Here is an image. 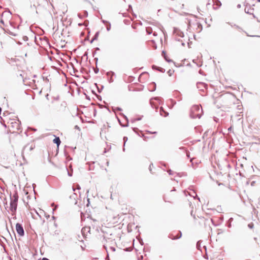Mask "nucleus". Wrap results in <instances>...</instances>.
Here are the masks:
<instances>
[{
	"label": "nucleus",
	"mask_w": 260,
	"mask_h": 260,
	"mask_svg": "<svg viewBox=\"0 0 260 260\" xmlns=\"http://www.w3.org/2000/svg\"><path fill=\"white\" fill-rule=\"evenodd\" d=\"M161 111H164V110H163L162 108H160V112L161 115H163V114L161 113ZM164 116H166V115H164Z\"/></svg>",
	"instance_id": "nucleus-12"
},
{
	"label": "nucleus",
	"mask_w": 260,
	"mask_h": 260,
	"mask_svg": "<svg viewBox=\"0 0 260 260\" xmlns=\"http://www.w3.org/2000/svg\"><path fill=\"white\" fill-rule=\"evenodd\" d=\"M10 210L12 212H15L17 209V203L18 200V195L17 192H15L10 198Z\"/></svg>",
	"instance_id": "nucleus-4"
},
{
	"label": "nucleus",
	"mask_w": 260,
	"mask_h": 260,
	"mask_svg": "<svg viewBox=\"0 0 260 260\" xmlns=\"http://www.w3.org/2000/svg\"><path fill=\"white\" fill-rule=\"evenodd\" d=\"M3 121L4 123L7 122L9 131L12 133L17 132L20 129V122L17 117L11 118L5 116Z\"/></svg>",
	"instance_id": "nucleus-1"
},
{
	"label": "nucleus",
	"mask_w": 260,
	"mask_h": 260,
	"mask_svg": "<svg viewBox=\"0 0 260 260\" xmlns=\"http://www.w3.org/2000/svg\"><path fill=\"white\" fill-rule=\"evenodd\" d=\"M121 219L119 214L113 213L109 216L107 221L110 226H115L121 222Z\"/></svg>",
	"instance_id": "nucleus-2"
},
{
	"label": "nucleus",
	"mask_w": 260,
	"mask_h": 260,
	"mask_svg": "<svg viewBox=\"0 0 260 260\" xmlns=\"http://www.w3.org/2000/svg\"><path fill=\"white\" fill-rule=\"evenodd\" d=\"M211 3L209 2L207 3V6L210 5Z\"/></svg>",
	"instance_id": "nucleus-14"
},
{
	"label": "nucleus",
	"mask_w": 260,
	"mask_h": 260,
	"mask_svg": "<svg viewBox=\"0 0 260 260\" xmlns=\"http://www.w3.org/2000/svg\"><path fill=\"white\" fill-rule=\"evenodd\" d=\"M122 210L123 211V214H132L133 211V209L131 207H128V208H125V210H124V209L122 208Z\"/></svg>",
	"instance_id": "nucleus-7"
},
{
	"label": "nucleus",
	"mask_w": 260,
	"mask_h": 260,
	"mask_svg": "<svg viewBox=\"0 0 260 260\" xmlns=\"http://www.w3.org/2000/svg\"><path fill=\"white\" fill-rule=\"evenodd\" d=\"M16 230L17 231V234L20 236H23L24 234V230L22 226L19 223H17L16 224Z\"/></svg>",
	"instance_id": "nucleus-5"
},
{
	"label": "nucleus",
	"mask_w": 260,
	"mask_h": 260,
	"mask_svg": "<svg viewBox=\"0 0 260 260\" xmlns=\"http://www.w3.org/2000/svg\"><path fill=\"white\" fill-rule=\"evenodd\" d=\"M107 165H108V164H109V162H108V161H107Z\"/></svg>",
	"instance_id": "nucleus-15"
},
{
	"label": "nucleus",
	"mask_w": 260,
	"mask_h": 260,
	"mask_svg": "<svg viewBox=\"0 0 260 260\" xmlns=\"http://www.w3.org/2000/svg\"><path fill=\"white\" fill-rule=\"evenodd\" d=\"M257 1L260 2V0H257Z\"/></svg>",
	"instance_id": "nucleus-16"
},
{
	"label": "nucleus",
	"mask_w": 260,
	"mask_h": 260,
	"mask_svg": "<svg viewBox=\"0 0 260 260\" xmlns=\"http://www.w3.org/2000/svg\"><path fill=\"white\" fill-rule=\"evenodd\" d=\"M213 8L214 10L218 9L221 6V2L218 0H213Z\"/></svg>",
	"instance_id": "nucleus-6"
},
{
	"label": "nucleus",
	"mask_w": 260,
	"mask_h": 260,
	"mask_svg": "<svg viewBox=\"0 0 260 260\" xmlns=\"http://www.w3.org/2000/svg\"><path fill=\"white\" fill-rule=\"evenodd\" d=\"M152 69H155V70H159L158 69V68L156 66H154V65L152 66Z\"/></svg>",
	"instance_id": "nucleus-11"
},
{
	"label": "nucleus",
	"mask_w": 260,
	"mask_h": 260,
	"mask_svg": "<svg viewBox=\"0 0 260 260\" xmlns=\"http://www.w3.org/2000/svg\"><path fill=\"white\" fill-rule=\"evenodd\" d=\"M53 142L57 144V146L58 147L60 145L61 141L60 140V139L59 137H56L53 140Z\"/></svg>",
	"instance_id": "nucleus-9"
},
{
	"label": "nucleus",
	"mask_w": 260,
	"mask_h": 260,
	"mask_svg": "<svg viewBox=\"0 0 260 260\" xmlns=\"http://www.w3.org/2000/svg\"><path fill=\"white\" fill-rule=\"evenodd\" d=\"M147 32H148L149 34H151V32H150V31H149V28H147Z\"/></svg>",
	"instance_id": "nucleus-13"
},
{
	"label": "nucleus",
	"mask_w": 260,
	"mask_h": 260,
	"mask_svg": "<svg viewBox=\"0 0 260 260\" xmlns=\"http://www.w3.org/2000/svg\"><path fill=\"white\" fill-rule=\"evenodd\" d=\"M181 236V233H179L176 236H174L173 234H171L170 235V238H171L173 240H175V239H179V238H180Z\"/></svg>",
	"instance_id": "nucleus-8"
},
{
	"label": "nucleus",
	"mask_w": 260,
	"mask_h": 260,
	"mask_svg": "<svg viewBox=\"0 0 260 260\" xmlns=\"http://www.w3.org/2000/svg\"><path fill=\"white\" fill-rule=\"evenodd\" d=\"M36 148L35 144L34 143H28L25 146L22 151V155L28 156L32 154L33 151Z\"/></svg>",
	"instance_id": "nucleus-3"
},
{
	"label": "nucleus",
	"mask_w": 260,
	"mask_h": 260,
	"mask_svg": "<svg viewBox=\"0 0 260 260\" xmlns=\"http://www.w3.org/2000/svg\"><path fill=\"white\" fill-rule=\"evenodd\" d=\"M253 225H253V223H250V224H248V226H249L250 229L253 228Z\"/></svg>",
	"instance_id": "nucleus-10"
}]
</instances>
